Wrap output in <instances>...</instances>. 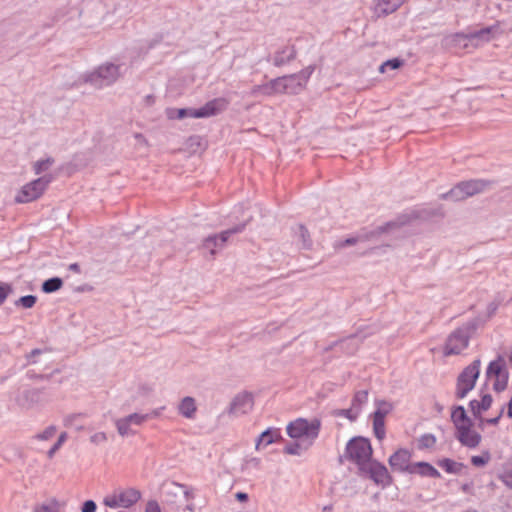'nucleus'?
<instances>
[{"instance_id": "nucleus-56", "label": "nucleus", "mask_w": 512, "mask_h": 512, "mask_svg": "<svg viewBox=\"0 0 512 512\" xmlns=\"http://www.w3.org/2000/svg\"><path fill=\"white\" fill-rule=\"evenodd\" d=\"M462 490L465 491V492H468L469 491V486L468 485H463L462 486Z\"/></svg>"}, {"instance_id": "nucleus-11", "label": "nucleus", "mask_w": 512, "mask_h": 512, "mask_svg": "<svg viewBox=\"0 0 512 512\" xmlns=\"http://www.w3.org/2000/svg\"><path fill=\"white\" fill-rule=\"evenodd\" d=\"M359 471L368 476L376 485L383 488L389 486L392 482V477L386 466L377 460H370Z\"/></svg>"}, {"instance_id": "nucleus-36", "label": "nucleus", "mask_w": 512, "mask_h": 512, "mask_svg": "<svg viewBox=\"0 0 512 512\" xmlns=\"http://www.w3.org/2000/svg\"><path fill=\"white\" fill-rule=\"evenodd\" d=\"M490 460V455L488 452H485L483 455L481 456H472L471 457V463L474 465V466H484L485 464L488 463V461Z\"/></svg>"}, {"instance_id": "nucleus-1", "label": "nucleus", "mask_w": 512, "mask_h": 512, "mask_svg": "<svg viewBox=\"0 0 512 512\" xmlns=\"http://www.w3.org/2000/svg\"><path fill=\"white\" fill-rule=\"evenodd\" d=\"M121 67L120 64L106 61L94 69L83 73L79 77V81L84 84H90L98 89L108 87L121 78Z\"/></svg>"}, {"instance_id": "nucleus-10", "label": "nucleus", "mask_w": 512, "mask_h": 512, "mask_svg": "<svg viewBox=\"0 0 512 512\" xmlns=\"http://www.w3.org/2000/svg\"><path fill=\"white\" fill-rule=\"evenodd\" d=\"M480 360H474L460 373L457 379L456 396L457 398H464L467 394L474 389L477 379L480 375Z\"/></svg>"}, {"instance_id": "nucleus-3", "label": "nucleus", "mask_w": 512, "mask_h": 512, "mask_svg": "<svg viewBox=\"0 0 512 512\" xmlns=\"http://www.w3.org/2000/svg\"><path fill=\"white\" fill-rule=\"evenodd\" d=\"M228 102L224 98H216L207 102L204 106L195 108H180L168 109L167 117L169 119H184V118H207L224 111Z\"/></svg>"}, {"instance_id": "nucleus-55", "label": "nucleus", "mask_w": 512, "mask_h": 512, "mask_svg": "<svg viewBox=\"0 0 512 512\" xmlns=\"http://www.w3.org/2000/svg\"><path fill=\"white\" fill-rule=\"evenodd\" d=\"M343 415L350 418V410L343 411Z\"/></svg>"}, {"instance_id": "nucleus-43", "label": "nucleus", "mask_w": 512, "mask_h": 512, "mask_svg": "<svg viewBox=\"0 0 512 512\" xmlns=\"http://www.w3.org/2000/svg\"><path fill=\"white\" fill-rule=\"evenodd\" d=\"M134 139H135V145L136 146L144 147V148L148 147V141H147V139L142 134L136 133L134 135Z\"/></svg>"}, {"instance_id": "nucleus-23", "label": "nucleus", "mask_w": 512, "mask_h": 512, "mask_svg": "<svg viewBox=\"0 0 512 512\" xmlns=\"http://www.w3.org/2000/svg\"><path fill=\"white\" fill-rule=\"evenodd\" d=\"M280 438L281 436L278 429H267L259 436L256 449L259 450L261 446L266 447Z\"/></svg>"}, {"instance_id": "nucleus-39", "label": "nucleus", "mask_w": 512, "mask_h": 512, "mask_svg": "<svg viewBox=\"0 0 512 512\" xmlns=\"http://www.w3.org/2000/svg\"><path fill=\"white\" fill-rule=\"evenodd\" d=\"M147 418H148L147 415H140V414H136V413L127 416V419L130 422V424H135V425H141Z\"/></svg>"}, {"instance_id": "nucleus-42", "label": "nucleus", "mask_w": 512, "mask_h": 512, "mask_svg": "<svg viewBox=\"0 0 512 512\" xmlns=\"http://www.w3.org/2000/svg\"><path fill=\"white\" fill-rule=\"evenodd\" d=\"M97 505L93 500H87L83 503L81 512H96Z\"/></svg>"}, {"instance_id": "nucleus-26", "label": "nucleus", "mask_w": 512, "mask_h": 512, "mask_svg": "<svg viewBox=\"0 0 512 512\" xmlns=\"http://www.w3.org/2000/svg\"><path fill=\"white\" fill-rule=\"evenodd\" d=\"M437 438L431 433L421 435L417 440V447L420 450H431L436 446Z\"/></svg>"}, {"instance_id": "nucleus-8", "label": "nucleus", "mask_w": 512, "mask_h": 512, "mask_svg": "<svg viewBox=\"0 0 512 512\" xmlns=\"http://www.w3.org/2000/svg\"><path fill=\"white\" fill-rule=\"evenodd\" d=\"M142 497L141 492L133 487L118 488L103 499V504L109 508H130Z\"/></svg>"}, {"instance_id": "nucleus-47", "label": "nucleus", "mask_w": 512, "mask_h": 512, "mask_svg": "<svg viewBox=\"0 0 512 512\" xmlns=\"http://www.w3.org/2000/svg\"><path fill=\"white\" fill-rule=\"evenodd\" d=\"M298 449H299L298 445H290V446H286L284 448V451L287 454L295 455V454H298Z\"/></svg>"}, {"instance_id": "nucleus-53", "label": "nucleus", "mask_w": 512, "mask_h": 512, "mask_svg": "<svg viewBox=\"0 0 512 512\" xmlns=\"http://www.w3.org/2000/svg\"><path fill=\"white\" fill-rule=\"evenodd\" d=\"M75 417H76V416H69V417H67V418H66V420H65V425H66V426H72V425H73L72 421H73V419H74Z\"/></svg>"}, {"instance_id": "nucleus-25", "label": "nucleus", "mask_w": 512, "mask_h": 512, "mask_svg": "<svg viewBox=\"0 0 512 512\" xmlns=\"http://www.w3.org/2000/svg\"><path fill=\"white\" fill-rule=\"evenodd\" d=\"M438 465L444 469L447 473L460 474L464 468V464L456 462L452 459L445 458L438 462Z\"/></svg>"}, {"instance_id": "nucleus-24", "label": "nucleus", "mask_w": 512, "mask_h": 512, "mask_svg": "<svg viewBox=\"0 0 512 512\" xmlns=\"http://www.w3.org/2000/svg\"><path fill=\"white\" fill-rule=\"evenodd\" d=\"M295 50L293 47L286 46L278 51L274 56V64L276 66L284 65L286 62L294 59Z\"/></svg>"}, {"instance_id": "nucleus-15", "label": "nucleus", "mask_w": 512, "mask_h": 512, "mask_svg": "<svg viewBox=\"0 0 512 512\" xmlns=\"http://www.w3.org/2000/svg\"><path fill=\"white\" fill-rule=\"evenodd\" d=\"M495 189L494 183L482 179H471L458 183L450 192H482Z\"/></svg>"}, {"instance_id": "nucleus-37", "label": "nucleus", "mask_w": 512, "mask_h": 512, "mask_svg": "<svg viewBox=\"0 0 512 512\" xmlns=\"http://www.w3.org/2000/svg\"><path fill=\"white\" fill-rule=\"evenodd\" d=\"M36 297L33 296V295H26V296H23L19 299V303L24 307V308H32L35 303H36Z\"/></svg>"}, {"instance_id": "nucleus-14", "label": "nucleus", "mask_w": 512, "mask_h": 512, "mask_svg": "<svg viewBox=\"0 0 512 512\" xmlns=\"http://www.w3.org/2000/svg\"><path fill=\"white\" fill-rule=\"evenodd\" d=\"M411 452L407 449H398L388 459V463L393 470L410 472L412 464Z\"/></svg>"}, {"instance_id": "nucleus-30", "label": "nucleus", "mask_w": 512, "mask_h": 512, "mask_svg": "<svg viewBox=\"0 0 512 512\" xmlns=\"http://www.w3.org/2000/svg\"><path fill=\"white\" fill-rule=\"evenodd\" d=\"M63 285V282L60 278H51L46 280L42 285V290L45 293H52L59 290Z\"/></svg>"}, {"instance_id": "nucleus-28", "label": "nucleus", "mask_w": 512, "mask_h": 512, "mask_svg": "<svg viewBox=\"0 0 512 512\" xmlns=\"http://www.w3.org/2000/svg\"><path fill=\"white\" fill-rule=\"evenodd\" d=\"M55 159L53 157H46L44 159L37 160L33 163V170L35 174L39 175L48 172L54 165Z\"/></svg>"}, {"instance_id": "nucleus-27", "label": "nucleus", "mask_w": 512, "mask_h": 512, "mask_svg": "<svg viewBox=\"0 0 512 512\" xmlns=\"http://www.w3.org/2000/svg\"><path fill=\"white\" fill-rule=\"evenodd\" d=\"M250 94L252 96H257L259 94L265 95V96H272L275 95V88H274V81L273 79L265 84L262 85H256L254 86Z\"/></svg>"}, {"instance_id": "nucleus-6", "label": "nucleus", "mask_w": 512, "mask_h": 512, "mask_svg": "<svg viewBox=\"0 0 512 512\" xmlns=\"http://www.w3.org/2000/svg\"><path fill=\"white\" fill-rule=\"evenodd\" d=\"M372 454L373 449L367 438L354 437L346 444L345 457L355 463L359 470L372 460Z\"/></svg>"}, {"instance_id": "nucleus-19", "label": "nucleus", "mask_w": 512, "mask_h": 512, "mask_svg": "<svg viewBox=\"0 0 512 512\" xmlns=\"http://www.w3.org/2000/svg\"><path fill=\"white\" fill-rule=\"evenodd\" d=\"M493 399L489 394H484L481 400H472L470 402V408L475 417H481L482 413L487 411L492 405Z\"/></svg>"}, {"instance_id": "nucleus-7", "label": "nucleus", "mask_w": 512, "mask_h": 512, "mask_svg": "<svg viewBox=\"0 0 512 512\" xmlns=\"http://www.w3.org/2000/svg\"><path fill=\"white\" fill-rule=\"evenodd\" d=\"M175 487L179 491L170 492L168 494L167 505L170 507L172 512H195V492L193 488H190L183 484H175Z\"/></svg>"}, {"instance_id": "nucleus-12", "label": "nucleus", "mask_w": 512, "mask_h": 512, "mask_svg": "<svg viewBox=\"0 0 512 512\" xmlns=\"http://www.w3.org/2000/svg\"><path fill=\"white\" fill-rule=\"evenodd\" d=\"M469 344V335L466 328H459L452 332L443 347L446 356L457 355L464 351Z\"/></svg>"}, {"instance_id": "nucleus-49", "label": "nucleus", "mask_w": 512, "mask_h": 512, "mask_svg": "<svg viewBox=\"0 0 512 512\" xmlns=\"http://www.w3.org/2000/svg\"><path fill=\"white\" fill-rule=\"evenodd\" d=\"M503 414V408L500 409V411L497 413V415L494 418L487 419L486 422L490 424H497L499 419L501 418Z\"/></svg>"}, {"instance_id": "nucleus-41", "label": "nucleus", "mask_w": 512, "mask_h": 512, "mask_svg": "<svg viewBox=\"0 0 512 512\" xmlns=\"http://www.w3.org/2000/svg\"><path fill=\"white\" fill-rule=\"evenodd\" d=\"M107 440V436L104 432H97L90 437V441L94 444H101Z\"/></svg>"}, {"instance_id": "nucleus-40", "label": "nucleus", "mask_w": 512, "mask_h": 512, "mask_svg": "<svg viewBox=\"0 0 512 512\" xmlns=\"http://www.w3.org/2000/svg\"><path fill=\"white\" fill-rule=\"evenodd\" d=\"M10 291L11 288L8 284L0 283V305L5 301Z\"/></svg>"}, {"instance_id": "nucleus-46", "label": "nucleus", "mask_w": 512, "mask_h": 512, "mask_svg": "<svg viewBox=\"0 0 512 512\" xmlns=\"http://www.w3.org/2000/svg\"><path fill=\"white\" fill-rule=\"evenodd\" d=\"M367 397H368L367 391H360V392L356 393L355 401H359L362 403V402L367 401Z\"/></svg>"}, {"instance_id": "nucleus-5", "label": "nucleus", "mask_w": 512, "mask_h": 512, "mask_svg": "<svg viewBox=\"0 0 512 512\" xmlns=\"http://www.w3.org/2000/svg\"><path fill=\"white\" fill-rule=\"evenodd\" d=\"M321 428V421L317 418L308 420L297 418L286 427V432L293 439H301L312 443L318 437Z\"/></svg>"}, {"instance_id": "nucleus-21", "label": "nucleus", "mask_w": 512, "mask_h": 512, "mask_svg": "<svg viewBox=\"0 0 512 512\" xmlns=\"http://www.w3.org/2000/svg\"><path fill=\"white\" fill-rule=\"evenodd\" d=\"M410 473H417L421 476H428L432 478L440 477L438 470L427 462L413 463L410 469Z\"/></svg>"}, {"instance_id": "nucleus-38", "label": "nucleus", "mask_w": 512, "mask_h": 512, "mask_svg": "<svg viewBox=\"0 0 512 512\" xmlns=\"http://www.w3.org/2000/svg\"><path fill=\"white\" fill-rule=\"evenodd\" d=\"M36 199H37V194L25 193V194L18 195L15 198V202H17V203H27V202L35 201Z\"/></svg>"}, {"instance_id": "nucleus-54", "label": "nucleus", "mask_w": 512, "mask_h": 512, "mask_svg": "<svg viewBox=\"0 0 512 512\" xmlns=\"http://www.w3.org/2000/svg\"><path fill=\"white\" fill-rule=\"evenodd\" d=\"M507 414H508V416H509V417H511V418H512V396H511V399H510V401H509V403H508V411H507Z\"/></svg>"}, {"instance_id": "nucleus-44", "label": "nucleus", "mask_w": 512, "mask_h": 512, "mask_svg": "<svg viewBox=\"0 0 512 512\" xmlns=\"http://www.w3.org/2000/svg\"><path fill=\"white\" fill-rule=\"evenodd\" d=\"M145 512H162L159 504L156 501H148L146 504Z\"/></svg>"}, {"instance_id": "nucleus-17", "label": "nucleus", "mask_w": 512, "mask_h": 512, "mask_svg": "<svg viewBox=\"0 0 512 512\" xmlns=\"http://www.w3.org/2000/svg\"><path fill=\"white\" fill-rule=\"evenodd\" d=\"M405 0H374L373 12L377 17H382L395 12Z\"/></svg>"}, {"instance_id": "nucleus-51", "label": "nucleus", "mask_w": 512, "mask_h": 512, "mask_svg": "<svg viewBox=\"0 0 512 512\" xmlns=\"http://www.w3.org/2000/svg\"><path fill=\"white\" fill-rule=\"evenodd\" d=\"M69 269L75 273H80V267L77 263H72L69 265Z\"/></svg>"}, {"instance_id": "nucleus-48", "label": "nucleus", "mask_w": 512, "mask_h": 512, "mask_svg": "<svg viewBox=\"0 0 512 512\" xmlns=\"http://www.w3.org/2000/svg\"><path fill=\"white\" fill-rule=\"evenodd\" d=\"M34 512H53V509L50 505L48 504H42L40 506H38Z\"/></svg>"}, {"instance_id": "nucleus-34", "label": "nucleus", "mask_w": 512, "mask_h": 512, "mask_svg": "<svg viewBox=\"0 0 512 512\" xmlns=\"http://www.w3.org/2000/svg\"><path fill=\"white\" fill-rule=\"evenodd\" d=\"M130 422L128 421L127 417L119 419L116 421V427L122 436L128 435L130 431Z\"/></svg>"}, {"instance_id": "nucleus-13", "label": "nucleus", "mask_w": 512, "mask_h": 512, "mask_svg": "<svg viewBox=\"0 0 512 512\" xmlns=\"http://www.w3.org/2000/svg\"><path fill=\"white\" fill-rule=\"evenodd\" d=\"M392 410V405L385 401H380L377 403V409L373 413V431L375 437L382 441L385 438L386 430H385V417Z\"/></svg>"}, {"instance_id": "nucleus-33", "label": "nucleus", "mask_w": 512, "mask_h": 512, "mask_svg": "<svg viewBox=\"0 0 512 512\" xmlns=\"http://www.w3.org/2000/svg\"><path fill=\"white\" fill-rule=\"evenodd\" d=\"M57 432V429L55 426H49L41 433H38L34 436V439L40 440V441H47L52 439Z\"/></svg>"}, {"instance_id": "nucleus-16", "label": "nucleus", "mask_w": 512, "mask_h": 512, "mask_svg": "<svg viewBox=\"0 0 512 512\" xmlns=\"http://www.w3.org/2000/svg\"><path fill=\"white\" fill-rule=\"evenodd\" d=\"M499 33V24L486 27L479 31L468 34V39L474 47H479L484 43L490 42L496 34Z\"/></svg>"}, {"instance_id": "nucleus-45", "label": "nucleus", "mask_w": 512, "mask_h": 512, "mask_svg": "<svg viewBox=\"0 0 512 512\" xmlns=\"http://www.w3.org/2000/svg\"><path fill=\"white\" fill-rule=\"evenodd\" d=\"M502 479H503V482L505 483V485L512 488V469L507 471L503 475Z\"/></svg>"}, {"instance_id": "nucleus-57", "label": "nucleus", "mask_w": 512, "mask_h": 512, "mask_svg": "<svg viewBox=\"0 0 512 512\" xmlns=\"http://www.w3.org/2000/svg\"><path fill=\"white\" fill-rule=\"evenodd\" d=\"M509 361L512 363V352L509 355Z\"/></svg>"}, {"instance_id": "nucleus-2", "label": "nucleus", "mask_w": 512, "mask_h": 512, "mask_svg": "<svg viewBox=\"0 0 512 512\" xmlns=\"http://www.w3.org/2000/svg\"><path fill=\"white\" fill-rule=\"evenodd\" d=\"M456 428V437L460 443L469 448H475L481 441V435L473 428L472 421L467 417L463 407H456L451 414Z\"/></svg>"}, {"instance_id": "nucleus-9", "label": "nucleus", "mask_w": 512, "mask_h": 512, "mask_svg": "<svg viewBox=\"0 0 512 512\" xmlns=\"http://www.w3.org/2000/svg\"><path fill=\"white\" fill-rule=\"evenodd\" d=\"M486 377L492 381L493 389L496 392H502L507 388L509 373L507 370V361L503 355H498L491 361L486 369Z\"/></svg>"}, {"instance_id": "nucleus-20", "label": "nucleus", "mask_w": 512, "mask_h": 512, "mask_svg": "<svg viewBox=\"0 0 512 512\" xmlns=\"http://www.w3.org/2000/svg\"><path fill=\"white\" fill-rule=\"evenodd\" d=\"M468 34L454 33L443 39V45L449 48H466L468 46Z\"/></svg>"}, {"instance_id": "nucleus-4", "label": "nucleus", "mask_w": 512, "mask_h": 512, "mask_svg": "<svg viewBox=\"0 0 512 512\" xmlns=\"http://www.w3.org/2000/svg\"><path fill=\"white\" fill-rule=\"evenodd\" d=\"M314 68L308 66L299 73L273 79L276 94H299L306 87Z\"/></svg>"}, {"instance_id": "nucleus-35", "label": "nucleus", "mask_w": 512, "mask_h": 512, "mask_svg": "<svg viewBox=\"0 0 512 512\" xmlns=\"http://www.w3.org/2000/svg\"><path fill=\"white\" fill-rule=\"evenodd\" d=\"M66 439H67V433L66 432H62L59 435L57 442L51 447V449L47 453V455H48V457L50 459L60 449V447L63 445V443L66 441Z\"/></svg>"}, {"instance_id": "nucleus-18", "label": "nucleus", "mask_w": 512, "mask_h": 512, "mask_svg": "<svg viewBox=\"0 0 512 512\" xmlns=\"http://www.w3.org/2000/svg\"><path fill=\"white\" fill-rule=\"evenodd\" d=\"M53 179L54 177L52 174H44L27 184L22 192H43L49 188V184Z\"/></svg>"}, {"instance_id": "nucleus-50", "label": "nucleus", "mask_w": 512, "mask_h": 512, "mask_svg": "<svg viewBox=\"0 0 512 512\" xmlns=\"http://www.w3.org/2000/svg\"><path fill=\"white\" fill-rule=\"evenodd\" d=\"M236 499L241 502H245L248 500V495L243 492H238V493H236Z\"/></svg>"}, {"instance_id": "nucleus-29", "label": "nucleus", "mask_w": 512, "mask_h": 512, "mask_svg": "<svg viewBox=\"0 0 512 512\" xmlns=\"http://www.w3.org/2000/svg\"><path fill=\"white\" fill-rule=\"evenodd\" d=\"M238 231H239L238 229H232V230H227V231L222 232L220 234V236L208 237L204 242V246L206 248H211L212 246H216L218 240H220L221 243L223 244L227 241L228 237L231 234L237 233Z\"/></svg>"}, {"instance_id": "nucleus-52", "label": "nucleus", "mask_w": 512, "mask_h": 512, "mask_svg": "<svg viewBox=\"0 0 512 512\" xmlns=\"http://www.w3.org/2000/svg\"><path fill=\"white\" fill-rule=\"evenodd\" d=\"M357 242V239L356 238H348L345 240L344 244L343 245H353Z\"/></svg>"}, {"instance_id": "nucleus-31", "label": "nucleus", "mask_w": 512, "mask_h": 512, "mask_svg": "<svg viewBox=\"0 0 512 512\" xmlns=\"http://www.w3.org/2000/svg\"><path fill=\"white\" fill-rule=\"evenodd\" d=\"M240 403L244 406V409L242 410V412H246L247 410H250L252 408V405H253L252 397L250 395H243L241 397L236 398L234 401V404H233V410L235 412H238L240 410L238 408Z\"/></svg>"}, {"instance_id": "nucleus-32", "label": "nucleus", "mask_w": 512, "mask_h": 512, "mask_svg": "<svg viewBox=\"0 0 512 512\" xmlns=\"http://www.w3.org/2000/svg\"><path fill=\"white\" fill-rule=\"evenodd\" d=\"M402 63L403 62L397 58L387 60L380 65L379 71L381 73H385L388 69H390V70L398 69L402 65Z\"/></svg>"}, {"instance_id": "nucleus-22", "label": "nucleus", "mask_w": 512, "mask_h": 512, "mask_svg": "<svg viewBox=\"0 0 512 512\" xmlns=\"http://www.w3.org/2000/svg\"><path fill=\"white\" fill-rule=\"evenodd\" d=\"M179 413L188 419L195 417L197 406L195 400L192 397H185L179 404Z\"/></svg>"}]
</instances>
